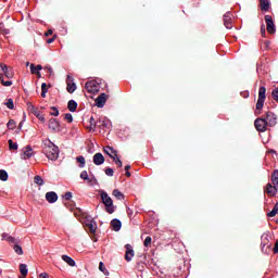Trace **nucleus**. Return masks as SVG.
<instances>
[{
    "instance_id": "obj_34",
    "label": "nucleus",
    "mask_w": 278,
    "mask_h": 278,
    "mask_svg": "<svg viewBox=\"0 0 278 278\" xmlns=\"http://www.w3.org/2000/svg\"><path fill=\"white\" fill-rule=\"evenodd\" d=\"M4 105H5L9 110H14V100H12V98L7 99V102L4 103Z\"/></svg>"
},
{
    "instance_id": "obj_53",
    "label": "nucleus",
    "mask_w": 278,
    "mask_h": 278,
    "mask_svg": "<svg viewBox=\"0 0 278 278\" xmlns=\"http://www.w3.org/2000/svg\"><path fill=\"white\" fill-rule=\"evenodd\" d=\"M8 238H10V235H8V233H2V240H8Z\"/></svg>"
},
{
    "instance_id": "obj_12",
    "label": "nucleus",
    "mask_w": 278,
    "mask_h": 278,
    "mask_svg": "<svg viewBox=\"0 0 278 278\" xmlns=\"http://www.w3.org/2000/svg\"><path fill=\"white\" fill-rule=\"evenodd\" d=\"M34 155V149H31V146H26L23 149L22 160H29Z\"/></svg>"
},
{
    "instance_id": "obj_30",
    "label": "nucleus",
    "mask_w": 278,
    "mask_h": 278,
    "mask_svg": "<svg viewBox=\"0 0 278 278\" xmlns=\"http://www.w3.org/2000/svg\"><path fill=\"white\" fill-rule=\"evenodd\" d=\"M76 162H78L79 168H84L86 166V159L83 155L77 156Z\"/></svg>"
},
{
    "instance_id": "obj_35",
    "label": "nucleus",
    "mask_w": 278,
    "mask_h": 278,
    "mask_svg": "<svg viewBox=\"0 0 278 278\" xmlns=\"http://www.w3.org/2000/svg\"><path fill=\"white\" fill-rule=\"evenodd\" d=\"M8 172H5L4 169H0V179L1 181H8Z\"/></svg>"
},
{
    "instance_id": "obj_49",
    "label": "nucleus",
    "mask_w": 278,
    "mask_h": 278,
    "mask_svg": "<svg viewBox=\"0 0 278 278\" xmlns=\"http://www.w3.org/2000/svg\"><path fill=\"white\" fill-rule=\"evenodd\" d=\"M41 92H48L46 83H42V85H41Z\"/></svg>"
},
{
    "instance_id": "obj_24",
    "label": "nucleus",
    "mask_w": 278,
    "mask_h": 278,
    "mask_svg": "<svg viewBox=\"0 0 278 278\" xmlns=\"http://www.w3.org/2000/svg\"><path fill=\"white\" fill-rule=\"evenodd\" d=\"M67 109L70 110V112H77V103L75 102V100L68 101Z\"/></svg>"
},
{
    "instance_id": "obj_45",
    "label": "nucleus",
    "mask_w": 278,
    "mask_h": 278,
    "mask_svg": "<svg viewBox=\"0 0 278 278\" xmlns=\"http://www.w3.org/2000/svg\"><path fill=\"white\" fill-rule=\"evenodd\" d=\"M64 199L65 201H71V199H73V193L71 191L65 192Z\"/></svg>"
},
{
    "instance_id": "obj_16",
    "label": "nucleus",
    "mask_w": 278,
    "mask_h": 278,
    "mask_svg": "<svg viewBox=\"0 0 278 278\" xmlns=\"http://www.w3.org/2000/svg\"><path fill=\"white\" fill-rule=\"evenodd\" d=\"M125 249H126L125 260L126 262H131V260L134 258V249H131V244H126Z\"/></svg>"
},
{
    "instance_id": "obj_10",
    "label": "nucleus",
    "mask_w": 278,
    "mask_h": 278,
    "mask_svg": "<svg viewBox=\"0 0 278 278\" xmlns=\"http://www.w3.org/2000/svg\"><path fill=\"white\" fill-rule=\"evenodd\" d=\"M277 190L278 187L277 186H273V184L268 182L264 189V192L268 195V197H275V194H277Z\"/></svg>"
},
{
    "instance_id": "obj_17",
    "label": "nucleus",
    "mask_w": 278,
    "mask_h": 278,
    "mask_svg": "<svg viewBox=\"0 0 278 278\" xmlns=\"http://www.w3.org/2000/svg\"><path fill=\"white\" fill-rule=\"evenodd\" d=\"M46 201H48V203H55L58 201V193H55V191L47 192Z\"/></svg>"
},
{
    "instance_id": "obj_4",
    "label": "nucleus",
    "mask_w": 278,
    "mask_h": 278,
    "mask_svg": "<svg viewBox=\"0 0 278 278\" xmlns=\"http://www.w3.org/2000/svg\"><path fill=\"white\" fill-rule=\"evenodd\" d=\"M266 101V87H260L258 89V99L256 102V110L262 112L264 109V102Z\"/></svg>"
},
{
    "instance_id": "obj_13",
    "label": "nucleus",
    "mask_w": 278,
    "mask_h": 278,
    "mask_svg": "<svg viewBox=\"0 0 278 278\" xmlns=\"http://www.w3.org/2000/svg\"><path fill=\"white\" fill-rule=\"evenodd\" d=\"M224 25L226 29H231V27H233L232 20H231V12H227L224 15Z\"/></svg>"
},
{
    "instance_id": "obj_32",
    "label": "nucleus",
    "mask_w": 278,
    "mask_h": 278,
    "mask_svg": "<svg viewBox=\"0 0 278 278\" xmlns=\"http://www.w3.org/2000/svg\"><path fill=\"white\" fill-rule=\"evenodd\" d=\"M9 149L10 151H17L18 150V143H15L12 139L9 140Z\"/></svg>"
},
{
    "instance_id": "obj_8",
    "label": "nucleus",
    "mask_w": 278,
    "mask_h": 278,
    "mask_svg": "<svg viewBox=\"0 0 278 278\" xmlns=\"http://www.w3.org/2000/svg\"><path fill=\"white\" fill-rule=\"evenodd\" d=\"M263 118H265V123H267L268 127H275V125H277V115L270 111H268Z\"/></svg>"
},
{
    "instance_id": "obj_55",
    "label": "nucleus",
    "mask_w": 278,
    "mask_h": 278,
    "mask_svg": "<svg viewBox=\"0 0 278 278\" xmlns=\"http://www.w3.org/2000/svg\"><path fill=\"white\" fill-rule=\"evenodd\" d=\"M53 34V30L49 29L47 33H46V36H51Z\"/></svg>"
},
{
    "instance_id": "obj_50",
    "label": "nucleus",
    "mask_w": 278,
    "mask_h": 278,
    "mask_svg": "<svg viewBox=\"0 0 278 278\" xmlns=\"http://www.w3.org/2000/svg\"><path fill=\"white\" fill-rule=\"evenodd\" d=\"M261 34L262 36H266V27L264 25L261 27Z\"/></svg>"
},
{
    "instance_id": "obj_61",
    "label": "nucleus",
    "mask_w": 278,
    "mask_h": 278,
    "mask_svg": "<svg viewBox=\"0 0 278 278\" xmlns=\"http://www.w3.org/2000/svg\"><path fill=\"white\" fill-rule=\"evenodd\" d=\"M270 153H276V151L275 150H270Z\"/></svg>"
},
{
    "instance_id": "obj_22",
    "label": "nucleus",
    "mask_w": 278,
    "mask_h": 278,
    "mask_svg": "<svg viewBox=\"0 0 278 278\" xmlns=\"http://www.w3.org/2000/svg\"><path fill=\"white\" fill-rule=\"evenodd\" d=\"M62 260H63V262L68 264V266L75 267V260H73L71 256L62 255Z\"/></svg>"
},
{
    "instance_id": "obj_37",
    "label": "nucleus",
    "mask_w": 278,
    "mask_h": 278,
    "mask_svg": "<svg viewBox=\"0 0 278 278\" xmlns=\"http://www.w3.org/2000/svg\"><path fill=\"white\" fill-rule=\"evenodd\" d=\"M8 129H16V122L14 119H10L7 124Z\"/></svg>"
},
{
    "instance_id": "obj_42",
    "label": "nucleus",
    "mask_w": 278,
    "mask_h": 278,
    "mask_svg": "<svg viewBox=\"0 0 278 278\" xmlns=\"http://www.w3.org/2000/svg\"><path fill=\"white\" fill-rule=\"evenodd\" d=\"M113 162L118 166V168H123V161H121L118 156L114 157Z\"/></svg>"
},
{
    "instance_id": "obj_51",
    "label": "nucleus",
    "mask_w": 278,
    "mask_h": 278,
    "mask_svg": "<svg viewBox=\"0 0 278 278\" xmlns=\"http://www.w3.org/2000/svg\"><path fill=\"white\" fill-rule=\"evenodd\" d=\"M274 253H275V254L278 253V240H277L276 243H275Z\"/></svg>"
},
{
    "instance_id": "obj_19",
    "label": "nucleus",
    "mask_w": 278,
    "mask_h": 278,
    "mask_svg": "<svg viewBox=\"0 0 278 278\" xmlns=\"http://www.w3.org/2000/svg\"><path fill=\"white\" fill-rule=\"evenodd\" d=\"M111 227L113 228V231H121V227H123V223H121L119 219H113L111 222Z\"/></svg>"
},
{
    "instance_id": "obj_48",
    "label": "nucleus",
    "mask_w": 278,
    "mask_h": 278,
    "mask_svg": "<svg viewBox=\"0 0 278 278\" xmlns=\"http://www.w3.org/2000/svg\"><path fill=\"white\" fill-rule=\"evenodd\" d=\"M88 227H89V231H90L91 233H94V231H97V228H94V225L89 224Z\"/></svg>"
},
{
    "instance_id": "obj_36",
    "label": "nucleus",
    "mask_w": 278,
    "mask_h": 278,
    "mask_svg": "<svg viewBox=\"0 0 278 278\" xmlns=\"http://www.w3.org/2000/svg\"><path fill=\"white\" fill-rule=\"evenodd\" d=\"M80 179H84V181H91L87 170L80 173Z\"/></svg>"
},
{
    "instance_id": "obj_28",
    "label": "nucleus",
    "mask_w": 278,
    "mask_h": 278,
    "mask_svg": "<svg viewBox=\"0 0 278 278\" xmlns=\"http://www.w3.org/2000/svg\"><path fill=\"white\" fill-rule=\"evenodd\" d=\"M20 273L22 277H27V265L26 264H20Z\"/></svg>"
},
{
    "instance_id": "obj_63",
    "label": "nucleus",
    "mask_w": 278,
    "mask_h": 278,
    "mask_svg": "<svg viewBox=\"0 0 278 278\" xmlns=\"http://www.w3.org/2000/svg\"><path fill=\"white\" fill-rule=\"evenodd\" d=\"M20 278H25V276H21Z\"/></svg>"
},
{
    "instance_id": "obj_44",
    "label": "nucleus",
    "mask_w": 278,
    "mask_h": 278,
    "mask_svg": "<svg viewBox=\"0 0 278 278\" xmlns=\"http://www.w3.org/2000/svg\"><path fill=\"white\" fill-rule=\"evenodd\" d=\"M27 108H28L29 112H31V114H34V112L38 111V109H36V106H34V104H31V103H27Z\"/></svg>"
},
{
    "instance_id": "obj_1",
    "label": "nucleus",
    "mask_w": 278,
    "mask_h": 278,
    "mask_svg": "<svg viewBox=\"0 0 278 278\" xmlns=\"http://www.w3.org/2000/svg\"><path fill=\"white\" fill-rule=\"evenodd\" d=\"M43 153L48 160L55 161L60 157V149L51 140L45 143Z\"/></svg>"
},
{
    "instance_id": "obj_52",
    "label": "nucleus",
    "mask_w": 278,
    "mask_h": 278,
    "mask_svg": "<svg viewBox=\"0 0 278 278\" xmlns=\"http://www.w3.org/2000/svg\"><path fill=\"white\" fill-rule=\"evenodd\" d=\"M39 277H40V278H49V274H47V273H41V274L39 275Z\"/></svg>"
},
{
    "instance_id": "obj_29",
    "label": "nucleus",
    "mask_w": 278,
    "mask_h": 278,
    "mask_svg": "<svg viewBox=\"0 0 278 278\" xmlns=\"http://www.w3.org/2000/svg\"><path fill=\"white\" fill-rule=\"evenodd\" d=\"M34 116H36V118H38L41 123H47V119L45 118V116L42 114H40V111H34Z\"/></svg>"
},
{
    "instance_id": "obj_59",
    "label": "nucleus",
    "mask_w": 278,
    "mask_h": 278,
    "mask_svg": "<svg viewBox=\"0 0 278 278\" xmlns=\"http://www.w3.org/2000/svg\"><path fill=\"white\" fill-rule=\"evenodd\" d=\"M50 73H53V68L52 67H46Z\"/></svg>"
},
{
    "instance_id": "obj_46",
    "label": "nucleus",
    "mask_w": 278,
    "mask_h": 278,
    "mask_svg": "<svg viewBox=\"0 0 278 278\" xmlns=\"http://www.w3.org/2000/svg\"><path fill=\"white\" fill-rule=\"evenodd\" d=\"M151 242H152L151 237H147V238L144 239V241H143V245H144V247H149V245L151 244Z\"/></svg>"
},
{
    "instance_id": "obj_11",
    "label": "nucleus",
    "mask_w": 278,
    "mask_h": 278,
    "mask_svg": "<svg viewBox=\"0 0 278 278\" xmlns=\"http://www.w3.org/2000/svg\"><path fill=\"white\" fill-rule=\"evenodd\" d=\"M109 97L110 96H108L106 93H101L100 96H98V98L96 99L97 108H103Z\"/></svg>"
},
{
    "instance_id": "obj_58",
    "label": "nucleus",
    "mask_w": 278,
    "mask_h": 278,
    "mask_svg": "<svg viewBox=\"0 0 278 278\" xmlns=\"http://www.w3.org/2000/svg\"><path fill=\"white\" fill-rule=\"evenodd\" d=\"M39 72L42 71V65L35 66Z\"/></svg>"
},
{
    "instance_id": "obj_41",
    "label": "nucleus",
    "mask_w": 278,
    "mask_h": 278,
    "mask_svg": "<svg viewBox=\"0 0 278 278\" xmlns=\"http://www.w3.org/2000/svg\"><path fill=\"white\" fill-rule=\"evenodd\" d=\"M30 73L33 75H40V72L37 70L35 64H30Z\"/></svg>"
},
{
    "instance_id": "obj_23",
    "label": "nucleus",
    "mask_w": 278,
    "mask_h": 278,
    "mask_svg": "<svg viewBox=\"0 0 278 278\" xmlns=\"http://www.w3.org/2000/svg\"><path fill=\"white\" fill-rule=\"evenodd\" d=\"M113 197H115V199H117L118 201H123V199H125V194H123V192H121L118 189H114L112 192Z\"/></svg>"
},
{
    "instance_id": "obj_56",
    "label": "nucleus",
    "mask_w": 278,
    "mask_h": 278,
    "mask_svg": "<svg viewBox=\"0 0 278 278\" xmlns=\"http://www.w3.org/2000/svg\"><path fill=\"white\" fill-rule=\"evenodd\" d=\"M130 169H131V165H126V166H125V170H126V172H129Z\"/></svg>"
},
{
    "instance_id": "obj_18",
    "label": "nucleus",
    "mask_w": 278,
    "mask_h": 278,
    "mask_svg": "<svg viewBox=\"0 0 278 278\" xmlns=\"http://www.w3.org/2000/svg\"><path fill=\"white\" fill-rule=\"evenodd\" d=\"M97 127H99V129H108L110 127V121L105 118H99Z\"/></svg>"
},
{
    "instance_id": "obj_47",
    "label": "nucleus",
    "mask_w": 278,
    "mask_h": 278,
    "mask_svg": "<svg viewBox=\"0 0 278 278\" xmlns=\"http://www.w3.org/2000/svg\"><path fill=\"white\" fill-rule=\"evenodd\" d=\"M7 242H10L11 244H15L16 243V239L14 237H12V236H9L7 238Z\"/></svg>"
},
{
    "instance_id": "obj_21",
    "label": "nucleus",
    "mask_w": 278,
    "mask_h": 278,
    "mask_svg": "<svg viewBox=\"0 0 278 278\" xmlns=\"http://www.w3.org/2000/svg\"><path fill=\"white\" fill-rule=\"evenodd\" d=\"M260 5L261 10H263L264 12H268V10H270V3L268 2V0H260Z\"/></svg>"
},
{
    "instance_id": "obj_9",
    "label": "nucleus",
    "mask_w": 278,
    "mask_h": 278,
    "mask_svg": "<svg viewBox=\"0 0 278 278\" xmlns=\"http://www.w3.org/2000/svg\"><path fill=\"white\" fill-rule=\"evenodd\" d=\"M265 23L267 26V31L268 34H275V22L273 21V16L270 15H265Z\"/></svg>"
},
{
    "instance_id": "obj_39",
    "label": "nucleus",
    "mask_w": 278,
    "mask_h": 278,
    "mask_svg": "<svg viewBox=\"0 0 278 278\" xmlns=\"http://www.w3.org/2000/svg\"><path fill=\"white\" fill-rule=\"evenodd\" d=\"M50 110L52 111L50 113L51 116H60V111L55 106H51Z\"/></svg>"
},
{
    "instance_id": "obj_31",
    "label": "nucleus",
    "mask_w": 278,
    "mask_h": 278,
    "mask_svg": "<svg viewBox=\"0 0 278 278\" xmlns=\"http://www.w3.org/2000/svg\"><path fill=\"white\" fill-rule=\"evenodd\" d=\"M34 184H37V186H45V180L42 179V176H35L34 177Z\"/></svg>"
},
{
    "instance_id": "obj_5",
    "label": "nucleus",
    "mask_w": 278,
    "mask_h": 278,
    "mask_svg": "<svg viewBox=\"0 0 278 278\" xmlns=\"http://www.w3.org/2000/svg\"><path fill=\"white\" fill-rule=\"evenodd\" d=\"M48 127L52 134H60V131H62V125H60V122L55 118L49 119Z\"/></svg>"
},
{
    "instance_id": "obj_25",
    "label": "nucleus",
    "mask_w": 278,
    "mask_h": 278,
    "mask_svg": "<svg viewBox=\"0 0 278 278\" xmlns=\"http://www.w3.org/2000/svg\"><path fill=\"white\" fill-rule=\"evenodd\" d=\"M75 90H77V85H75V83H71V80H67V92H70V94H73Z\"/></svg>"
},
{
    "instance_id": "obj_27",
    "label": "nucleus",
    "mask_w": 278,
    "mask_h": 278,
    "mask_svg": "<svg viewBox=\"0 0 278 278\" xmlns=\"http://www.w3.org/2000/svg\"><path fill=\"white\" fill-rule=\"evenodd\" d=\"M277 213H278V203H276L274 205V208L269 213H267V216L269 218H274V216H277Z\"/></svg>"
},
{
    "instance_id": "obj_60",
    "label": "nucleus",
    "mask_w": 278,
    "mask_h": 278,
    "mask_svg": "<svg viewBox=\"0 0 278 278\" xmlns=\"http://www.w3.org/2000/svg\"><path fill=\"white\" fill-rule=\"evenodd\" d=\"M126 177H131V173L126 172Z\"/></svg>"
},
{
    "instance_id": "obj_64",
    "label": "nucleus",
    "mask_w": 278,
    "mask_h": 278,
    "mask_svg": "<svg viewBox=\"0 0 278 278\" xmlns=\"http://www.w3.org/2000/svg\"><path fill=\"white\" fill-rule=\"evenodd\" d=\"M37 76H38V77H40V73H39V74H37Z\"/></svg>"
},
{
    "instance_id": "obj_6",
    "label": "nucleus",
    "mask_w": 278,
    "mask_h": 278,
    "mask_svg": "<svg viewBox=\"0 0 278 278\" xmlns=\"http://www.w3.org/2000/svg\"><path fill=\"white\" fill-rule=\"evenodd\" d=\"M254 126H255L256 130L264 132V131H266V127H268V123L266 122V118L258 117L255 119Z\"/></svg>"
},
{
    "instance_id": "obj_33",
    "label": "nucleus",
    "mask_w": 278,
    "mask_h": 278,
    "mask_svg": "<svg viewBox=\"0 0 278 278\" xmlns=\"http://www.w3.org/2000/svg\"><path fill=\"white\" fill-rule=\"evenodd\" d=\"M99 270H100L101 273H103V275H106V276L110 275V271L108 270V268H105V265L103 264V262H100V263H99Z\"/></svg>"
},
{
    "instance_id": "obj_14",
    "label": "nucleus",
    "mask_w": 278,
    "mask_h": 278,
    "mask_svg": "<svg viewBox=\"0 0 278 278\" xmlns=\"http://www.w3.org/2000/svg\"><path fill=\"white\" fill-rule=\"evenodd\" d=\"M103 162H105V156H103L101 152H98L93 155V164H96V166H101Z\"/></svg>"
},
{
    "instance_id": "obj_54",
    "label": "nucleus",
    "mask_w": 278,
    "mask_h": 278,
    "mask_svg": "<svg viewBox=\"0 0 278 278\" xmlns=\"http://www.w3.org/2000/svg\"><path fill=\"white\" fill-rule=\"evenodd\" d=\"M54 41H55V38L52 37V38H49V39L47 40V43H48V45H51V42H54Z\"/></svg>"
},
{
    "instance_id": "obj_7",
    "label": "nucleus",
    "mask_w": 278,
    "mask_h": 278,
    "mask_svg": "<svg viewBox=\"0 0 278 278\" xmlns=\"http://www.w3.org/2000/svg\"><path fill=\"white\" fill-rule=\"evenodd\" d=\"M85 89L90 94H96V92H99V84L94 80H89L85 84Z\"/></svg>"
},
{
    "instance_id": "obj_2",
    "label": "nucleus",
    "mask_w": 278,
    "mask_h": 278,
    "mask_svg": "<svg viewBox=\"0 0 278 278\" xmlns=\"http://www.w3.org/2000/svg\"><path fill=\"white\" fill-rule=\"evenodd\" d=\"M100 197L102 199V203L105 206L108 214H114L116 212V206H114V201L104 190L100 191Z\"/></svg>"
},
{
    "instance_id": "obj_20",
    "label": "nucleus",
    "mask_w": 278,
    "mask_h": 278,
    "mask_svg": "<svg viewBox=\"0 0 278 278\" xmlns=\"http://www.w3.org/2000/svg\"><path fill=\"white\" fill-rule=\"evenodd\" d=\"M99 125V119H94L92 116L89 119V131H94Z\"/></svg>"
},
{
    "instance_id": "obj_43",
    "label": "nucleus",
    "mask_w": 278,
    "mask_h": 278,
    "mask_svg": "<svg viewBox=\"0 0 278 278\" xmlns=\"http://www.w3.org/2000/svg\"><path fill=\"white\" fill-rule=\"evenodd\" d=\"M64 119L67 121V123H73V115L71 113L64 114Z\"/></svg>"
},
{
    "instance_id": "obj_57",
    "label": "nucleus",
    "mask_w": 278,
    "mask_h": 278,
    "mask_svg": "<svg viewBox=\"0 0 278 278\" xmlns=\"http://www.w3.org/2000/svg\"><path fill=\"white\" fill-rule=\"evenodd\" d=\"M41 97L45 99V97H47V91H41Z\"/></svg>"
},
{
    "instance_id": "obj_26",
    "label": "nucleus",
    "mask_w": 278,
    "mask_h": 278,
    "mask_svg": "<svg viewBox=\"0 0 278 278\" xmlns=\"http://www.w3.org/2000/svg\"><path fill=\"white\" fill-rule=\"evenodd\" d=\"M271 184L278 188V169H275L271 174Z\"/></svg>"
},
{
    "instance_id": "obj_15",
    "label": "nucleus",
    "mask_w": 278,
    "mask_h": 278,
    "mask_svg": "<svg viewBox=\"0 0 278 278\" xmlns=\"http://www.w3.org/2000/svg\"><path fill=\"white\" fill-rule=\"evenodd\" d=\"M104 153L111 157V160H114V157H118L117 151L114 150V148L108 146L103 149Z\"/></svg>"
},
{
    "instance_id": "obj_38",
    "label": "nucleus",
    "mask_w": 278,
    "mask_h": 278,
    "mask_svg": "<svg viewBox=\"0 0 278 278\" xmlns=\"http://www.w3.org/2000/svg\"><path fill=\"white\" fill-rule=\"evenodd\" d=\"M13 250L15 251V253H17V255H23V248L18 244H15L13 247Z\"/></svg>"
},
{
    "instance_id": "obj_62",
    "label": "nucleus",
    "mask_w": 278,
    "mask_h": 278,
    "mask_svg": "<svg viewBox=\"0 0 278 278\" xmlns=\"http://www.w3.org/2000/svg\"><path fill=\"white\" fill-rule=\"evenodd\" d=\"M4 34H10V31H8V30H4Z\"/></svg>"
},
{
    "instance_id": "obj_3",
    "label": "nucleus",
    "mask_w": 278,
    "mask_h": 278,
    "mask_svg": "<svg viewBox=\"0 0 278 278\" xmlns=\"http://www.w3.org/2000/svg\"><path fill=\"white\" fill-rule=\"evenodd\" d=\"M0 66H1V71L3 72V74H0V81L2 86H5V87L12 86V81L5 80L4 77H7V79H12V77H14V72L8 70V65L3 63H0Z\"/></svg>"
},
{
    "instance_id": "obj_40",
    "label": "nucleus",
    "mask_w": 278,
    "mask_h": 278,
    "mask_svg": "<svg viewBox=\"0 0 278 278\" xmlns=\"http://www.w3.org/2000/svg\"><path fill=\"white\" fill-rule=\"evenodd\" d=\"M104 173L108 175V177H114V169L111 167H106Z\"/></svg>"
}]
</instances>
